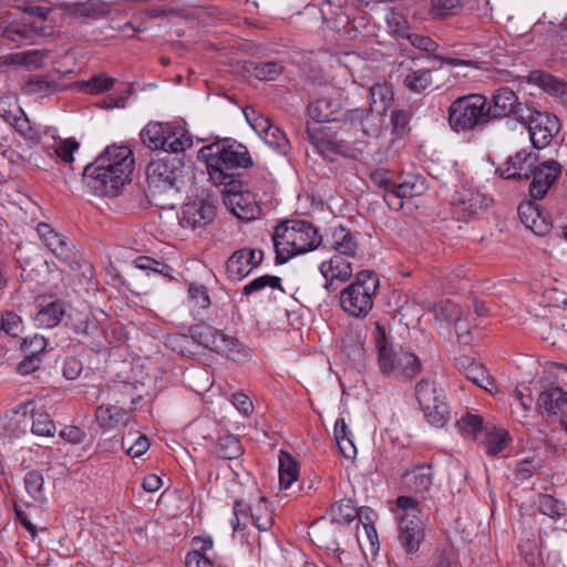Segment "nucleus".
I'll list each match as a JSON object with an SVG mask.
<instances>
[{"label": "nucleus", "mask_w": 567, "mask_h": 567, "mask_svg": "<svg viewBox=\"0 0 567 567\" xmlns=\"http://www.w3.org/2000/svg\"><path fill=\"white\" fill-rule=\"evenodd\" d=\"M210 305L208 289L200 284H190L188 287V307L194 318L200 320L206 315Z\"/></svg>", "instance_id": "obj_32"}, {"label": "nucleus", "mask_w": 567, "mask_h": 567, "mask_svg": "<svg viewBox=\"0 0 567 567\" xmlns=\"http://www.w3.org/2000/svg\"><path fill=\"white\" fill-rule=\"evenodd\" d=\"M433 84L432 70L421 69L408 73L403 85L413 93H422Z\"/></svg>", "instance_id": "obj_42"}, {"label": "nucleus", "mask_w": 567, "mask_h": 567, "mask_svg": "<svg viewBox=\"0 0 567 567\" xmlns=\"http://www.w3.org/2000/svg\"><path fill=\"white\" fill-rule=\"evenodd\" d=\"M537 408L551 422L567 425V390L558 385L549 386L538 394Z\"/></svg>", "instance_id": "obj_16"}, {"label": "nucleus", "mask_w": 567, "mask_h": 567, "mask_svg": "<svg viewBox=\"0 0 567 567\" xmlns=\"http://www.w3.org/2000/svg\"><path fill=\"white\" fill-rule=\"evenodd\" d=\"M519 123L528 131L533 146L538 150L548 146L559 131L555 115L530 109H527V114L519 115Z\"/></svg>", "instance_id": "obj_12"}, {"label": "nucleus", "mask_w": 567, "mask_h": 567, "mask_svg": "<svg viewBox=\"0 0 567 567\" xmlns=\"http://www.w3.org/2000/svg\"><path fill=\"white\" fill-rule=\"evenodd\" d=\"M461 313V308L452 301H444L435 307V318L449 323L454 322L458 342L467 344L471 340L470 331H462L463 328L460 326Z\"/></svg>", "instance_id": "obj_31"}, {"label": "nucleus", "mask_w": 567, "mask_h": 567, "mask_svg": "<svg viewBox=\"0 0 567 567\" xmlns=\"http://www.w3.org/2000/svg\"><path fill=\"white\" fill-rule=\"evenodd\" d=\"M199 156L206 163L209 178L216 186H225L231 179H239L235 169L249 168L254 164L245 145L228 140L202 147Z\"/></svg>", "instance_id": "obj_3"}, {"label": "nucleus", "mask_w": 567, "mask_h": 567, "mask_svg": "<svg viewBox=\"0 0 567 567\" xmlns=\"http://www.w3.org/2000/svg\"><path fill=\"white\" fill-rule=\"evenodd\" d=\"M415 398L431 425H445L449 422V406L444 402L443 390L432 379L424 378L415 385Z\"/></svg>", "instance_id": "obj_10"}, {"label": "nucleus", "mask_w": 567, "mask_h": 567, "mask_svg": "<svg viewBox=\"0 0 567 567\" xmlns=\"http://www.w3.org/2000/svg\"><path fill=\"white\" fill-rule=\"evenodd\" d=\"M333 435L342 455L347 458H354L357 455V447L350 429L333 427Z\"/></svg>", "instance_id": "obj_51"}, {"label": "nucleus", "mask_w": 567, "mask_h": 567, "mask_svg": "<svg viewBox=\"0 0 567 567\" xmlns=\"http://www.w3.org/2000/svg\"><path fill=\"white\" fill-rule=\"evenodd\" d=\"M262 140L281 155H287L290 152L289 140L278 126H272L269 132L262 136Z\"/></svg>", "instance_id": "obj_52"}, {"label": "nucleus", "mask_w": 567, "mask_h": 567, "mask_svg": "<svg viewBox=\"0 0 567 567\" xmlns=\"http://www.w3.org/2000/svg\"><path fill=\"white\" fill-rule=\"evenodd\" d=\"M449 125L456 133L483 131L491 118L486 111V96L467 94L454 100L449 107Z\"/></svg>", "instance_id": "obj_7"}, {"label": "nucleus", "mask_w": 567, "mask_h": 567, "mask_svg": "<svg viewBox=\"0 0 567 567\" xmlns=\"http://www.w3.org/2000/svg\"><path fill=\"white\" fill-rule=\"evenodd\" d=\"M214 351L225 354L234 361H239L248 357V349L244 347L237 338L228 336L221 330L218 332Z\"/></svg>", "instance_id": "obj_33"}, {"label": "nucleus", "mask_w": 567, "mask_h": 567, "mask_svg": "<svg viewBox=\"0 0 567 567\" xmlns=\"http://www.w3.org/2000/svg\"><path fill=\"white\" fill-rule=\"evenodd\" d=\"M349 117L355 125L353 138H348L346 131H333L323 124L306 125L308 141L324 159L333 162L339 156L358 159L363 154L364 138L371 134L367 126L369 114L363 109H353L349 110Z\"/></svg>", "instance_id": "obj_2"}, {"label": "nucleus", "mask_w": 567, "mask_h": 567, "mask_svg": "<svg viewBox=\"0 0 567 567\" xmlns=\"http://www.w3.org/2000/svg\"><path fill=\"white\" fill-rule=\"evenodd\" d=\"M44 480L40 472L30 471L24 476V485L28 494L35 501L43 498Z\"/></svg>", "instance_id": "obj_57"}, {"label": "nucleus", "mask_w": 567, "mask_h": 567, "mask_svg": "<svg viewBox=\"0 0 567 567\" xmlns=\"http://www.w3.org/2000/svg\"><path fill=\"white\" fill-rule=\"evenodd\" d=\"M133 265L141 270H144L150 274H157L167 276L171 267L164 262H161L158 260H155L154 258H151L148 256H138L134 259Z\"/></svg>", "instance_id": "obj_56"}, {"label": "nucleus", "mask_w": 567, "mask_h": 567, "mask_svg": "<svg viewBox=\"0 0 567 567\" xmlns=\"http://www.w3.org/2000/svg\"><path fill=\"white\" fill-rule=\"evenodd\" d=\"M216 449L218 454L226 460L238 458L244 453L239 437L226 430L219 434Z\"/></svg>", "instance_id": "obj_38"}, {"label": "nucleus", "mask_w": 567, "mask_h": 567, "mask_svg": "<svg viewBox=\"0 0 567 567\" xmlns=\"http://www.w3.org/2000/svg\"><path fill=\"white\" fill-rule=\"evenodd\" d=\"M110 392L115 398L117 394H121L122 400H116L117 403H125V400L128 399L131 404L136 406L140 402H144L141 408H148L152 402V395L146 391L143 382H126V381H115L110 386ZM136 410V408H134Z\"/></svg>", "instance_id": "obj_26"}, {"label": "nucleus", "mask_w": 567, "mask_h": 567, "mask_svg": "<svg viewBox=\"0 0 567 567\" xmlns=\"http://www.w3.org/2000/svg\"><path fill=\"white\" fill-rule=\"evenodd\" d=\"M339 110L340 103L330 97H319L308 105V114L315 121L313 124L336 122ZM308 124L310 123L308 122Z\"/></svg>", "instance_id": "obj_30"}, {"label": "nucleus", "mask_w": 567, "mask_h": 567, "mask_svg": "<svg viewBox=\"0 0 567 567\" xmlns=\"http://www.w3.org/2000/svg\"><path fill=\"white\" fill-rule=\"evenodd\" d=\"M0 332L13 339H22L24 324L19 315L13 311H6L0 317Z\"/></svg>", "instance_id": "obj_46"}, {"label": "nucleus", "mask_w": 567, "mask_h": 567, "mask_svg": "<svg viewBox=\"0 0 567 567\" xmlns=\"http://www.w3.org/2000/svg\"><path fill=\"white\" fill-rule=\"evenodd\" d=\"M21 340V347L27 357H38L45 351L48 346L45 338L39 334H35L31 339L22 338Z\"/></svg>", "instance_id": "obj_61"}, {"label": "nucleus", "mask_w": 567, "mask_h": 567, "mask_svg": "<svg viewBox=\"0 0 567 567\" xmlns=\"http://www.w3.org/2000/svg\"><path fill=\"white\" fill-rule=\"evenodd\" d=\"M404 487L413 493L427 492L433 484V470L430 465H416L402 474Z\"/></svg>", "instance_id": "obj_27"}, {"label": "nucleus", "mask_w": 567, "mask_h": 567, "mask_svg": "<svg viewBox=\"0 0 567 567\" xmlns=\"http://www.w3.org/2000/svg\"><path fill=\"white\" fill-rule=\"evenodd\" d=\"M465 377H466V379H468L476 385H478L487 391H491V389L488 386L492 385L493 382H492L486 369L481 363H477L475 361L470 362L466 367Z\"/></svg>", "instance_id": "obj_54"}, {"label": "nucleus", "mask_w": 567, "mask_h": 567, "mask_svg": "<svg viewBox=\"0 0 567 567\" xmlns=\"http://www.w3.org/2000/svg\"><path fill=\"white\" fill-rule=\"evenodd\" d=\"M251 505L244 499H235L233 503V518L229 520L233 533L244 530L251 522Z\"/></svg>", "instance_id": "obj_44"}, {"label": "nucleus", "mask_w": 567, "mask_h": 567, "mask_svg": "<svg viewBox=\"0 0 567 567\" xmlns=\"http://www.w3.org/2000/svg\"><path fill=\"white\" fill-rule=\"evenodd\" d=\"M560 174L561 165L557 161L550 159L537 165L530 176L533 177L529 185L530 197L543 199Z\"/></svg>", "instance_id": "obj_19"}, {"label": "nucleus", "mask_w": 567, "mask_h": 567, "mask_svg": "<svg viewBox=\"0 0 567 567\" xmlns=\"http://www.w3.org/2000/svg\"><path fill=\"white\" fill-rule=\"evenodd\" d=\"M373 337L378 351V365L382 374L389 378L412 379L421 372L420 359L412 352L394 349L389 344L383 327L377 324Z\"/></svg>", "instance_id": "obj_6"}, {"label": "nucleus", "mask_w": 567, "mask_h": 567, "mask_svg": "<svg viewBox=\"0 0 567 567\" xmlns=\"http://www.w3.org/2000/svg\"><path fill=\"white\" fill-rule=\"evenodd\" d=\"M167 133L165 134V146L161 150L178 154L193 146L192 136L184 128L168 124Z\"/></svg>", "instance_id": "obj_36"}, {"label": "nucleus", "mask_w": 567, "mask_h": 567, "mask_svg": "<svg viewBox=\"0 0 567 567\" xmlns=\"http://www.w3.org/2000/svg\"><path fill=\"white\" fill-rule=\"evenodd\" d=\"M411 115L404 110H393L391 113L392 133L398 137L402 138L409 131Z\"/></svg>", "instance_id": "obj_58"}, {"label": "nucleus", "mask_w": 567, "mask_h": 567, "mask_svg": "<svg viewBox=\"0 0 567 567\" xmlns=\"http://www.w3.org/2000/svg\"><path fill=\"white\" fill-rule=\"evenodd\" d=\"M537 166V157L533 153L519 151L509 157L502 169L505 178L528 179Z\"/></svg>", "instance_id": "obj_24"}, {"label": "nucleus", "mask_w": 567, "mask_h": 567, "mask_svg": "<svg viewBox=\"0 0 567 567\" xmlns=\"http://www.w3.org/2000/svg\"><path fill=\"white\" fill-rule=\"evenodd\" d=\"M405 39L412 47L420 51L432 53L437 49V43L427 35L410 31Z\"/></svg>", "instance_id": "obj_60"}, {"label": "nucleus", "mask_w": 567, "mask_h": 567, "mask_svg": "<svg viewBox=\"0 0 567 567\" xmlns=\"http://www.w3.org/2000/svg\"><path fill=\"white\" fill-rule=\"evenodd\" d=\"M379 285V278L374 271H359L355 280L340 293L342 310L351 317L365 318L373 308Z\"/></svg>", "instance_id": "obj_8"}, {"label": "nucleus", "mask_w": 567, "mask_h": 567, "mask_svg": "<svg viewBox=\"0 0 567 567\" xmlns=\"http://www.w3.org/2000/svg\"><path fill=\"white\" fill-rule=\"evenodd\" d=\"M247 121L249 122L252 130L262 138V136L275 126L269 117L264 116L255 111L251 113H245Z\"/></svg>", "instance_id": "obj_62"}, {"label": "nucleus", "mask_w": 567, "mask_h": 567, "mask_svg": "<svg viewBox=\"0 0 567 567\" xmlns=\"http://www.w3.org/2000/svg\"><path fill=\"white\" fill-rule=\"evenodd\" d=\"M66 305L64 301L42 300L38 305V311L33 318L34 324L41 329H52L56 327L65 317Z\"/></svg>", "instance_id": "obj_25"}, {"label": "nucleus", "mask_w": 567, "mask_h": 567, "mask_svg": "<svg viewBox=\"0 0 567 567\" xmlns=\"http://www.w3.org/2000/svg\"><path fill=\"white\" fill-rule=\"evenodd\" d=\"M279 486L280 489L289 488L299 478V465L292 455L284 450L279 453Z\"/></svg>", "instance_id": "obj_34"}, {"label": "nucleus", "mask_w": 567, "mask_h": 567, "mask_svg": "<svg viewBox=\"0 0 567 567\" xmlns=\"http://www.w3.org/2000/svg\"><path fill=\"white\" fill-rule=\"evenodd\" d=\"M518 214L523 223L538 236H544L551 229L550 221L535 203L522 204Z\"/></svg>", "instance_id": "obj_28"}, {"label": "nucleus", "mask_w": 567, "mask_h": 567, "mask_svg": "<svg viewBox=\"0 0 567 567\" xmlns=\"http://www.w3.org/2000/svg\"><path fill=\"white\" fill-rule=\"evenodd\" d=\"M251 522L260 532H268L274 525V511L267 497L260 496L251 506Z\"/></svg>", "instance_id": "obj_37"}, {"label": "nucleus", "mask_w": 567, "mask_h": 567, "mask_svg": "<svg viewBox=\"0 0 567 567\" xmlns=\"http://www.w3.org/2000/svg\"><path fill=\"white\" fill-rule=\"evenodd\" d=\"M395 186L398 188V194L404 196L405 198L420 196L426 190L425 181L420 176H410Z\"/></svg>", "instance_id": "obj_53"}, {"label": "nucleus", "mask_w": 567, "mask_h": 567, "mask_svg": "<svg viewBox=\"0 0 567 567\" xmlns=\"http://www.w3.org/2000/svg\"><path fill=\"white\" fill-rule=\"evenodd\" d=\"M267 289L282 291L281 279L272 275L257 277L243 287L241 293L244 296L262 295Z\"/></svg>", "instance_id": "obj_40"}, {"label": "nucleus", "mask_w": 567, "mask_h": 567, "mask_svg": "<svg viewBox=\"0 0 567 567\" xmlns=\"http://www.w3.org/2000/svg\"><path fill=\"white\" fill-rule=\"evenodd\" d=\"M25 421L21 425H52L53 421L43 406H38L35 402H25Z\"/></svg>", "instance_id": "obj_48"}, {"label": "nucleus", "mask_w": 567, "mask_h": 567, "mask_svg": "<svg viewBox=\"0 0 567 567\" xmlns=\"http://www.w3.org/2000/svg\"><path fill=\"white\" fill-rule=\"evenodd\" d=\"M251 76L259 81H275L284 71V65L277 61L249 63L246 68Z\"/></svg>", "instance_id": "obj_41"}, {"label": "nucleus", "mask_w": 567, "mask_h": 567, "mask_svg": "<svg viewBox=\"0 0 567 567\" xmlns=\"http://www.w3.org/2000/svg\"><path fill=\"white\" fill-rule=\"evenodd\" d=\"M350 259L352 258L334 254L329 260L320 264L319 270L326 279L327 290H336L337 288L333 287L336 280L344 282L352 276L353 267Z\"/></svg>", "instance_id": "obj_22"}, {"label": "nucleus", "mask_w": 567, "mask_h": 567, "mask_svg": "<svg viewBox=\"0 0 567 567\" xmlns=\"http://www.w3.org/2000/svg\"><path fill=\"white\" fill-rule=\"evenodd\" d=\"M322 243L326 248L334 250L336 254L344 255L352 259L359 256L358 235L342 225L333 227Z\"/></svg>", "instance_id": "obj_21"}, {"label": "nucleus", "mask_w": 567, "mask_h": 567, "mask_svg": "<svg viewBox=\"0 0 567 567\" xmlns=\"http://www.w3.org/2000/svg\"><path fill=\"white\" fill-rule=\"evenodd\" d=\"M395 503L402 513L399 516L398 542L406 554L414 555L425 538L424 524L420 518V504L415 498L404 495L399 496Z\"/></svg>", "instance_id": "obj_9"}, {"label": "nucleus", "mask_w": 567, "mask_h": 567, "mask_svg": "<svg viewBox=\"0 0 567 567\" xmlns=\"http://www.w3.org/2000/svg\"><path fill=\"white\" fill-rule=\"evenodd\" d=\"M79 148V143L74 138L60 141L55 146L56 156L64 163L73 162V153Z\"/></svg>", "instance_id": "obj_63"}, {"label": "nucleus", "mask_w": 567, "mask_h": 567, "mask_svg": "<svg viewBox=\"0 0 567 567\" xmlns=\"http://www.w3.org/2000/svg\"><path fill=\"white\" fill-rule=\"evenodd\" d=\"M0 35L18 45H23L33 43L38 32L30 23L12 21L0 25Z\"/></svg>", "instance_id": "obj_29"}, {"label": "nucleus", "mask_w": 567, "mask_h": 567, "mask_svg": "<svg viewBox=\"0 0 567 567\" xmlns=\"http://www.w3.org/2000/svg\"><path fill=\"white\" fill-rule=\"evenodd\" d=\"M59 84L54 81H50L45 76H32L23 85V91L27 94H42L48 95L56 92Z\"/></svg>", "instance_id": "obj_50"}, {"label": "nucleus", "mask_w": 567, "mask_h": 567, "mask_svg": "<svg viewBox=\"0 0 567 567\" xmlns=\"http://www.w3.org/2000/svg\"><path fill=\"white\" fill-rule=\"evenodd\" d=\"M185 165L177 155L167 154L153 159L146 167V179L153 199L162 207L174 208L175 203L166 200L163 195L175 196L184 183Z\"/></svg>", "instance_id": "obj_5"}, {"label": "nucleus", "mask_w": 567, "mask_h": 567, "mask_svg": "<svg viewBox=\"0 0 567 567\" xmlns=\"http://www.w3.org/2000/svg\"><path fill=\"white\" fill-rule=\"evenodd\" d=\"M462 7V0H431V13L436 19L456 14Z\"/></svg>", "instance_id": "obj_55"}, {"label": "nucleus", "mask_w": 567, "mask_h": 567, "mask_svg": "<svg viewBox=\"0 0 567 567\" xmlns=\"http://www.w3.org/2000/svg\"><path fill=\"white\" fill-rule=\"evenodd\" d=\"M219 330L205 323L194 324L189 333L199 346L214 351Z\"/></svg>", "instance_id": "obj_43"}, {"label": "nucleus", "mask_w": 567, "mask_h": 567, "mask_svg": "<svg viewBox=\"0 0 567 567\" xmlns=\"http://www.w3.org/2000/svg\"><path fill=\"white\" fill-rule=\"evenodd\" d=\"M216 207L207 200H193L183 206L181 225L183 227H202L215 218Z\"/></svg>", "instance_id": "obj_23"}, {"label": "nucleus", "mask_w": 567, "mask_h": 567, "mask_svg": "<svg viewBox=\"0 0 567 567\" xmlns=\"http://www.w3.org/2000/svg\"><path fill=\"white\" fill-rule=\"evenodd\" d=\"M110 411L111 410L109 408L103 406H100L96 410V419L100 422V425H106L105 422L107 416L110 421L114 419L115 422L122 421L125 425L130 422L138 423L146 421L145 419L131 417L128 412L118 413L117 411H115L114 413L110 414Z\"/></svg>", "instance_id": "obj_59"}, {"label": "nucleus", "mask_w": 567, "mask_h": 567, "mask_svg": "<svg viewBox=\"0 0 567 567\" xmlns=\"http://www.w3.org/2000/svg\"><path fill=\"white\" fill-rule=\"evenodd\" d=\"M114 85V79L105 73L93 75L90 80L80 84L81 91L87 94H101Z\"/></svg>", "instance_id": "obj_49"}, {"label": "nucleus", "mask_w": 567, "mask_h": 567, "mask_svg": "<svg viewBox=\"0 0 567 567\" xmlns=\"http://www.w3.org/2000/svg\"><path fill=\"white\" fill-rule=\"evenodd\" d=\"M272 241L276 262L285 264L297 255L315 250L322 243V236L311 221L290 219L275 227Z\"/></svg>", "instance_id": "obj_4"}, {"label": "nucleus", "mask_w": 567, "mask_h": 567, "mask_svg": "<svg viewBox=\"0 0 567 567\" xmlns=\"http://www.w3.org/2000/svg\"><path fill=\"white\" fill-rule=\"evenodd\" d=\"M491 204L492 198L466 184L461 185L451 198L452 214L462 221L478 217Z\"/></svg>", "instance_id": "obj_13"}, {"label": "nucleus", "mask_w": 567, "mask_h": 567, "mask_svg": "<svg viewBox=\"0 0 567 567\" xmlns=\"http://www.w3.org/2000/svg\"><path fill=\"white\" fill-rule=\"evenodd\" d=\"M369 95L372 102L369 110L364 109L369 114V118L373 116L372 112L374 107H377L378 113H381L385 111L389 102L392 100V93L390 89L386 85L380 83L374 84L369 89Z\"/></svg>", "instance_id": "obj_45"}, {"label": "nucleus", "mask_w": 567, "mask_h": 567, "mask_svg": "<svg viewBox=\"0 0 567 567\" xmlns=\"http://www.w3.org/2000/svg\"><path fill=\"white\" fill-rule=\"evenodd\" d=\"M64 318V326L78 336L79 341L100 343L104 334L102 321L106 319L105 312L99 311L95 315L72 309L65 312Z\"/></svg>", "instance_id": "obj_14"}, {"label": "nucleus", "mask_w": 567, "mask_h": 567, "mask_svg": "<svg viewBox=\"0 0 567 567\" xmlns=\"http://www.w3.org/2000/svg\"><path fill=\"white\" fill-rule=\"evenodd\" d=\"M332 516L333 520L341 524H350L354 520V518L359 517L361 519V513L354 507L353 503L349 498H343L337 502L332 506Z\"/></svg>", "instance_id": "obj_47"}, {"label": "nucleus", "mask_w": 567, "mask_h": 567, "mask_svg": "<svg viewBox=\"0 0 567 567\" xmlns=\"http://www.w3.org/2000/svg\"><path fill=\"white\" fill-rule=\"evenodd\" d=\"M462 435L475 441L492 457L498 456L513 441L505 427H462Z\"/></svg>", "instance_id": "obj_15"}, {"label": "nucleus", "mask_w": 567, "mask_h": 567, "mask_svg": "<svg viewBox=\"0 0 567 567\" xmlns=\"http://www.w3.org/2000/svg\"><path fill=\"white\" fill-rule=\"evenodd\" d=\"M527 81L551 95L561 96L566 92V84L563 81L540 70L529 72Z\"/></svg>", "instance_id": "obj_35"}, {"label": "nucleus", "mask_w": 567, "mask_h": 567, "mask_svg": "<svg viewBox=\"0 0 567 567\" xmlns=\"http://www.w3.org/2000/svg\"><path fill=\"white\" fill-rule=\"evenodd\" d=\"M37 231L51 252L62 262L72 267L75 259L72 243L66 237L58 234L49 224L45 223H40L37 227Z\"/></svg>", "instance_id": "obj_20"}, {"label": "nucleus", "mask_w": 567, "mask_h": 567, "mask_svg": "<svg viewBox=\"0 0 567 567\" xmlns=\"http://www.w3.org/2000/svg\"><path fill=\"white\" fill-rule=\"evenodd\" d=\"M386 23L390 33L400 39H405L408 33L411 31L404 18L396 13H392L390 17H388Z\"/></svg>", "instance_id": "obj_64"}, {"label": "nucleus", "mask_w": 567, "mask_h": 567, "mask_svg": "<svg viewBox=\"0 0 567 567\" xmlns=\"http://www.w3.org/2000/svg\"><path fill=\"white\" fill-rule=\"evenodd\" d=\"M223 187V202L234 216L247 221L259 216L260 207L256 202L255 195L248 189H244V184L240 179H231Z\"/></svg>", "instance_id": "obj_11"}, {"label": "nucleus", "mask_w": 567, "mask_h": 567, "mask_svg": "<svg viewBox=\"0 0 567 567\" xmlns=\"http://www.w3.org/2000/svg\"><path fill=\"white\" fill-rule=\"evenodd\" d=\"M264 259L259 249L241 248L233 252L226 262V271L231 280H241L257 268Z\"/></svg>", "instance_id": "obj_18"}, {"label": "nucleus", "mask_w": 567, "mask_h": 567, "mask_svg": "<svg viewBox=\"0 0 567 567\" xmlns=\"http://www.w3.org/2000/svg\"><path fill=\"white\" fill-rule=\"evenodd\" d=\"M167 130L168 124L148 123L141 132V140L150 150H161L165 146V134H168Z\"/></svg>", "instance_id": "obj_39"}, {"label": "nucleus", "mask_w": 567, "mask_h": 567, "mask_svg": "<svg viewBox=\"0 0 567 567\" xmlns=\"http://www.w3.org/2000/svg\"><path fill=\"white\" fill-rule=\"evenodd\" d=\"M486 111L488 112L491 122L511 115L517 116L519 121V115L524 114L518 96L507 86L495 90L489 101L486 99Z\"/></svg>", "instance_id": "obj_17"}, {"label": "nucleus", "mask_w": 567, "mask_h": 567, "mask_svg": "<svg viewBox=\"0 0 567 567\" xmlns=\"http://www.w3.org/2000/svg\"><path fill=\"white\" fill-rule=\"evenodd\" d=\"M134 163L133 152L127 145H109L84 167V183L97 196L116 197L131 181Z\"/></svg>", "instance_id": "obj_1"}]
</instances>
